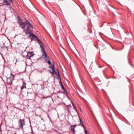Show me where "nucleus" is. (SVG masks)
<instances>
[{
  "label": "nucleus",
  "mask_w": 134,
  "mask_h": 134,
  "mask_svg": "<svg viewBox=\"0 0 134 134\" xmlns=\"http://www.w3.org/2000/svg\"><path fill=\"white\" fill-rule=\"evenodd\" d=\"M80 123H82L83 122H82V121L81 120V119H80Z\"/></svg>",
  "instance_id": "obj_20"
},
{
  "label": "nucleus",
  "mask_w": 134,
  "mask_h": 134,
  "mask_svg": "<svg viewBox=\"0 0 134 134\" xmlns=\"http://www.w3.org/2000/svg\"><path fill=\"white\" fill-rule=\"evenodd\" d=\"M26 28L25 29V30L26 31H30L29 29V27L28 26V25H26Z\"/></svg>",
  "instance_id": "obj_14"
},
{
  "label": "nucleus",
  "mask_w": 134,
  "mask_h": 134,
  "mask_svg": "<svg viewBox=\"0 0 134 134\" xmlns=\"http://www.w3.org/2000/svg\"><path fill=\"white\" fill-rule=\"evenodd\" d=\"M61 87H62V89H63V90L64 91H66L65 88L64 87V86H63V84H62V83H61Z\"/></svg>",
  "instance_id": "obj_15"
},
{
  "label": "nucleus",
  "mask_w": 134,
  "mask_h": 134,
  "mask_svg": "<svg viewBox=\"0 0 134 134\" xmlns=\"http://www.w3.org/2000/svg\"><path fill=\"white\" fill-rule=\"evenodd\" d=\"M81 125L83 127V129L85 130V127L84 125L83 124V122H82V123H81Z\"/></svg>",
  "instance_id": "obj_16"
},
{
  "label": "nucleus",
  "mask_w": 134,
  "mask_h": 134,
  "mask_svg": "<svg viewBox=\"0 0 134 134\" xmlns=\"http://www.w3.org/2000/svg\"><path fill=\"white\" fill-rule=\"evenodd\" d=\"M26 88V83L25 82H23L22 86L21 87V90H22L24 88Z\"/></svg>",
  "instance_id": "obj_9"
},
{
  "label": "nucleus",
  "mask_w": 134,
  "mask_h": 134,
  "mask_svg": "<svg viewBox=\"0 0 134 134\" xmlns=\"http://www.w3.org/2000/svg\"><path fill=\"white\" fill-rule=\"evenodd\" d=\"M85 134H88L87 132V130H86V129H85Z\"/></svg>",
  "instance_id": "obj_17"
},
{
  "label": "nucleus",
  "mask_w": 134,
  "mask_h": 134,
  "mask_svg": "<svg viewBox=\"0 0 134 134\" xmlns=\"http://www.w3.org/2000/svg\"><path fill=\"white\" fill-rule=\"evenodd\" d=\"M35 38H37V40L38 41L40 42L42 45H43V43H42V42L38 39V38L37 36V37H34L33 38H32L31 39H32V40H33Z\"/></svg>",
  "instance_id": "obj_12"
},
{
  "label": "nucleus",
  "mask_w": 134,
  "mask_h": 134,
  "mask_svg": "<svg viewBox=\"0 0 134 134\" xmlns=\"http://www.w3.org/2000/svg\"><path fill=\"white\" fill-rule=\"evenodd\" d=\"M14 76L12 73L11 74L10 77L7 78V82L8 84H10L12 83V81L14 78Z\"/></svg>",
  "instance_id": "obj_1"
},
{
  "label": "nucleus",
  "mask_w": 134,
  "mask_h": 134,
  "mask_svg": "<svg viewBox=\"0 0 134 134\" xmlns=\"http://www.w3.org/2000/svg\"><path fill=\"white\" fill-rule=\"evenodd\" d=\"M27 31H28L25 30L26 34H29V36L28 37L29 38L31 39L32 38H33L34 37H37V36L36 35Z\"/></svg>",
  "instance_id": "obj_3"
},
{
  "label": "nucleus",
  "mask_w": 134,
  "mask_h": 134,
  "mask_svg": "<svg viewBox=\"0 0 134 134\" xmlns=\"http://www.w3.org/2000/svg\"><path fill=\"white\" fill-rule=\"evenodd\" d=\"M25 23H26V25H29L30 27H31L32 28V25L30 24L29 21H27V22H25Z\"/></svg>",
  "instance_id": "obj_11"
},
{
  "label": "nucleus",
  "mask_w": 134,
  "mask_h": 134,
  "mask_svg": "<svg viewBox=\"0 0 134 134\" xmlns=\"http://www.w3.org/2000/svg\"><path fill=\"white\" fill-rule=\"evenodd\" d=\"M50 67L52 68V72H51V73L53 74L55 72V71L54 69V64H53L52 66H50Z\"/></svg>",
  "instance_id": "obj_8"
},
{
  "label": "nucleus",
  "mask_w": 134,
  "mask_h": 134,
  "mask_svg": "<svg viewBox=\"0 0 134 134\" xmlns=\"http://www.w3.org/2000/svg\"><path fill=\"white\" fill-rule=\"evenodd\" d=\"M25 125L24 119H20L19 121V127L20 128H22L23 126Z\"/></svg>",
  "instance_id": "obj_2"
},
{
  "label": "nucleus",
  "mask_w": 134,
  "mask_h": 134,
  "mask_svg": "<svg viewBox=\"0 0 134 134\" xmlns=\"http://www.w3.org/2000/svg\"><path fill=\"white\" fill-rule=\"evenodd\" d=\"M17 19H18V22L19 24L21 22H22V21H21V19L19 17H17Z\"/></svg>",
  "instance_id": "obj_10"
},
{
  "label": "nucleus",
  "mask_w": 134,
  "mask_h": 134,
  "mask_svg": "<svg viewBox=\"0 0 134 134\" xmlns=\"http://www.w3.org/2000/svg\"><path fill=\"white\" fill-rule=\"evenodd\" d=\"M34 55V53L32 52H29L27 53L26 57L28 58H30L32 57Z\"/></svg>",
  "instance_id": "obj_5"
},
{
  "label": "nucleus",
  "mask_w": 134,
  "mask_h": 134,
  "mask_svg": "<svg viewBox=\"0 0 134 134\" xmlns=\"http://www.w3.org/2000/svg\"><path fill=\"white\" fill-rule=\"evenodd\" d=\"M74 109H75L76 110V108H75V107H74Z\"/></svg>",
  "instance_id": "obj_21"
},
{
  "label": "nucleus",
  "mask_w": 134,
  "mask_h": 134,
  "mask_svg": "<svg viewBox=\"0 0 134 134\" xmlns=\"http://www.w3.org/2000/svg\"><path fill=\"white\" fill-rule=\"evenodd\" d=\"M76 126V125H71V132L74 133H75V128Z\"/></svg>",
  "instance_id": "obj_6"
},
{
  "label": "nucleus",
  "mask_w": 134,
  "mask_h": 134,
  "mask_svg": "<svg viewBox=\"0 0 134 134\" xmlns=\"http://www.w3.org/2000/svg\"><path fill=\"white\" fill-rule=\"evenodd\" d=\"M71 103H72V105H73V107H74L75 106H74V104H73V103L72 102H71Z\"/></svg>",
  "instance_id": "obj_19"
},
{
  "label": "nucleus",
  "mask_w": 134,
  "mask_h": 134,
  "mask_svg": "<svg viewBox=\"0 0 134 134\" xmlns=\"http://www.w3.org/2000/svg\"><path fill=\"white\" fill-rule=\"evenodd\" d=\"M42 44L40 45V47L41 48V50L42 52H43L44 54L43 55V57H44L45 58H46L47 57V55L46 53V52L45 51V50L42 46Z\"/></svg>",
  "instance_id": "obj_4"
},
{
  "label": "nucleus",
  "mask_w": 134,
  "mask_h": 134,
  "mask_svg": "<svg viewBox=\"0 0 134 134\" xmlns=\"http://www.w3.org/2000/svg\"><path fill=\"white\" fill-rule=\"evenodd\" d=\"M47 63L49 64V65H51V62L49 60H48V61Z\"/></svg>",
  "instance_id": "obj_18"
},
{
  "label": "nucleus",
  "mask_w": 134,
  "mask_h": 134,
  "mask_svg": "<svg viewBox=\"0 0 134 134\" xmlns=\"http://www.w3.org/2000/svg\"><path fill=\"white\" fill-rule=\"evenodd\" d=\"M4 3H5V5H8L10 4V3L8 2L7 0H4Z\"/></svg>",
  "instance_id": "obj_13"
},
{
  "label": "nucleus",
  "mask_w": 134,
  "mask_h": 134,
  "mask_svg": "<svg viewBox=\"0 0 134 134\" xmlns=\"http://www.w3.org/2000/svg\"><path fill=\"white\" fill-rule=\"evenodd\" d=\"M10 1H11L12 2H13V0H10Z\"/></svg>",
  "instance_id": "obj_22"
},
{
  "label": "nucleus",
  "mask_w": 134,
  "mask_h": 134,
  "mask_svg": "<svg viewBox=\"0 0 134 134\" xmlns=\"http://www.w3.org/2000/svg\"><path fill=\"white\" fill-rule=\"evenodd\" d=\"M40 72L41 73L42 71H40Z\"/></svg>",
  "instance_id": "obj_23"
},
{
  "label": "nucleus",
  "mask_w": 134,
  "mask_h": 134,
  "mask_svg": "<svg viewBox=\"0 0 134 134\" xmlns=\"http://www.w3.org/2000/svg\"><path fill=\"white\" fill-rule=\"evenodd\" d=\"M26 23L25 22L22 23L21 22L19 24L23 28L25 27L26 26Z\"/></svg>",
  "instance_id": "obj_7"
}]
</instances>
